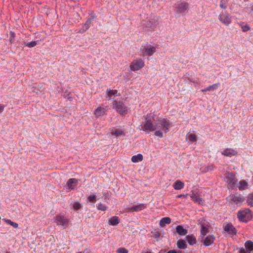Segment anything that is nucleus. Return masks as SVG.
Listing matches in <instances>:
<instances>
[{
    "label": "nucleus",
    "mask_w": 253,
    "mask_h": 253,
    "mask_svg": "<svg viewBox=\"0 0 253 253\" xmlns=\"http://www.w3.org/2000/svg\"><path fill=\"white\" fill-rule=\"evenodd\" d=\"M237 217L240 221L247 222L252 219L253 214L249 209H245L238 212Z\"/></svg>",
    "instance_id": "nucleus-1"
},
{
    "label": "nucleus",
    "mask_w": 253,
    "mask_h": 253,
    "mask_svg": "<svg viewBox=\"0 0 253 253\" xmlns=\"http://www.w3.org/2000/svg\"><path fill=\"white\" fill-rule=\"evenodd\" d=\"M113 106L121 115H125L127 113V107L122 101H114Z\"/></svg>",
    "instance_id": "nucleus-2"
},
{
    "label": "nucleus",
    "mask_w": 253,
    "mask_h": 253,
    "mask_svg": "<svg viewBox=\"0 0 253 253\" xmlns=\"http://www.w3.org/2000/svg\"><path fill=\"white\" fill-rule=\"evenodd\" d=\"M154 126L156 129L161 128L167 132L169 130V123L165 119H159L154 123Z\"/></svg>",
    "instance_id": "nucleus-3"
},
{
    "label": "nucleus",
    "mask_w": 253,
    "mask_h": 253,
    "mask_svg": "<svg viewBox=\"0 0 253 253\" xmlns=\"http://www.w3.org/2000/svg\"><path fill=\"white\" fill-rule=\"evenodd\" d=\"M148 116L145 118V121L142 123L141 127L142 130L149 133L156 130L154 128V124L152 123L151 120H148Z\"/></svg>",
    "instance_id": "nucleus-4"
},
{
    "label": "nucleus",
    "mask_w": 253,
    "mask_h": 253,
    "mask_svg": "<svg viewBox=\"0 0 253 253\" xmlns=\"http://www.w3.org/2000/svg\"><path fill=\"white\" fill-rule=\"evenodd\" d=\"M225 177L226 182L228 183L229 186L231 189H233L236 186L237 182L235 174L233 173L227 172L226 173Z\"/></svg>",
    "instance_id": "nucleus-5"
},
{
    "label": "nucleus",
    "mask_w": 253,
    "mask_h": 253,
    "mask_svg": "<svg viewBox=\"0 0 253 253\" xmlns=\"http://www.w3.org/2000/svg\"><path fill=\"white\" fill-rule=\"evenodd\" d=\"M144 66V61L140 58L133 60L130 65V68L132 71H137Z\"/></svg>",
    "instance_id": "nucleus-6"
},
{
    "label": "nucleus",
    "mask_w": 253,
    "mask_h": 253,
    "mask_svg": "<svg viewBox=\"0 0 253 253\" xmlns=\"http://www.w3.org/2000/svg\"><path fill=\"white\" fill-rule=\"evenodd\" d=\"M244 201V199L241 195H231L228 200L229 204L230 205H238L242 203Z\"/></svg>",
    "instance_id": "nucleus-7"
},
{
    "label": "nucleus",
    "mask_w": 253,
    "mask_h": 253,
    "mask_svg": "<svg viewBox=\"0 0 253 253\" xmlns=\"http://www.w3.org/2000/svg\"><path fill=\"white\" fill-rule=\"evenodd\" d=\"M201 234L203 236H205L209 232V229L210 228V223L205 221L204 218H202L201 220Z\"/></svg>",
    "instance_id": "nucleus-8"
},
{
    "label": "nucleus",
    "mask_w": 253,
    "mask_h": 253,
    "mask_svg": "<svg viewBox=\"0 0 253 253\" xmlns=\"http://www.w3.org/2000/svg\"><path fill=\"white\" fill-rule=\"evenodd\" d=\"M219 20L225 25H228L231 22L230 15L226 11L221 13L219 17Z\"/></svg>",
    "instance_id": "nucleus-9"
},
{
    "label": "nucleus",
    "mask_w": 253,
    "mask_h": 253,
    "mask_svg": "<svg viewBox=\"0 0 253 253\" xmlns=\"http://www.w3.org/2000/svg\"><path fill=\"white\" fill-rule=\"evenodd\" d=\"M107 107L106 106L105 107H98L94 112L95 117L98 118L105 115L107 110Z\"/></svg>",
    "instance_id": "nucleus-10"
},
{
    "label": "nucleus",
    "mask_w": 253,
    "mask_h": 253,
    "mask_svg": "<svg viewBox=\"0 0 253 253\" xmlns=\"http://www.w3.org/2000/svg\"><path fill=\"white\" fill-rule=\"evenodd\" d=\"M78 180L75 178H71L67 182V186L70 190H73L76 187Z\"/></svg>",
    "instance_id": "nucleus-11"
},
{
    "label": "nucleus",
    "mask_w": 253,
    "mask_h": 253,
    "mask_svg": "<svg viewBox=\"0 0 253 253\" xmlns=\"http://www.w3.org/2000/svg\"><path fill=\"white\" fill-rule=\"evenodd\" d=\"M224 229L225 231L228 232L230 234L236 235L237 233L235 228L230 223H228L224 225Z\"/></svg>",
    "instance_id": "nucleus-12"
},
{
    "label": "nucleus",
    "mask_w": 253,
    "mask_h": 253,
    "mask_svg": "<svg viewBox=\"0 0 253 253\" xmlns=\"http://www.w3.org/2000/svg\"><path fill=\"white\" fill-rule=\"evenodd\" d=\"M221 154L225 156L232 157L236 155L238 152L233 149L226 148L221 152Z\"/></svg>",
    "instance_id": "nucleus-13"
},
{
    "label": "nucleus",
    "mask_w": 253,
    "mask_h": 253,
    "mask_svg": "<svg viewBox=\"0 0 253 253\" xmlns=\"http://www.w3.org/2000/svg\"><path fill=\"white\" fill-rule=\"evenodd\" d=\"M190 197L195 202L198 203L199 204L203 203V199L199 197L198 193L195 191H192V194L190 195Z\"/></svg>",
    "instance_id": "nucleus-14"
},
{
    "label": "nucleus",
    "mask_w": 253,
    "mask_h": 253,
    "mask_svg": "<svg viewBox=\"0 0 253 253\" xmlns=\"http://www.w3.org/2000/svg\"><path fill=\"white\" fill-rule=\"evenodd\" d=\"M176 232L179 235L184 236L187 234V230L184 229L181 225H178L176 227Z\"/></svg>",
    "instance_id": "nucleus-15"
},
{
    "label": "nucleus",
    "mask_w": 253,
    "mask_h": 253,
    "mask_svg": "<svg viewBox=\"0 0 253 253\" xmlns=\"http://www.w3.org/2000/svg\"><path fill=\"white\" fill-rule=\"evenodd\" d=\"M171 223V219L169 217H165L161 219L160 221V226L162 227H164L166 226V224H169Z\"/></svg>",
    "instance_id": "nucleus-16"
},
{
    "label": "nucleus",
    "mask_w": 253,
    "mask_h": 253,
    "mask_svg": "<svg viewBox=\"0 0 253 253\" xmlns=\"http://www.w3.org/2000/svg\"><path fill=\"white\" fill-rule=\"evenodd\" d=\"M245 247L246 248L247 252L250 253L253 250V242L250 240L247 241L245 243Z\"/></svg>",
    "instance_id": "nucleus-17"
},
{
    "label": "nucleus",
    "mask_w": 253,
    "mask_h": 253,
    "mask_svg": "<svg viewBox=\"0 0 253 253\" xmlns=\"http://www.w3.org/2000/svg\"><path fill=\"white\" fill-rule=\"evenodd\" d=\"M186 239L190 245H193L196 243V239L193 235H187L186 237Z\"/></svg>",
    "instance_id": "nucleus-18"
},
{
    "label": "nucleus",
    "mask_w": 253,
    "mask_h": 253,
    "mask_svg": "<svg viewBox=\"0 0 253 253\" xmlns=\"http://www.w3.org/2000/svg\"><path fill=\"white\" fill-rule=\"evenodd\" d=\"M184 186V183L180 180H176L173 184V187L175 190H180Z\"/></svg>",
    "instance_id": "nucleus-19"
},
{
    "label": "nucleus",
    "mask_w": 253,
    "mask_h": 253,
    "mask_svg": "<svg viewBox=\"0 0 253 253\" xmlns=\"http://www.w3.org/2000/svg\"><path fill=\"white\" fill-rule=\"evenodd\" d=\"M118 91L116 89L115 90H109L107 89V97H109V99H112L114 98L116 94L117 93Z\"/></svg>",
    "instance_id": "nucleus-20"
},
{
    "label": "nucleus",
    "mask_w": 253,
    "mask_h": 253,
    "mask_svg": "<svg viewBox=\"0 0 253 253\" xmlns=\"http://www.w3.org/2000/svg\"><path fill=\"white\" fill-rule=\"evenodd\" d=\"M143 157L142 154H138L137 155L133 156L131 157V161L133 163H137L143 160Z\"/></svg>",
    "instance_id": "nucleus-21"
},
{
    "label": "nucleus",
    "mask_w": 253,
    "mask_h": 253,
    "mask_svg": "<svg viewBox=\"0 0 253 253\" xmlns=\"http://www.w3.org/2000/svg\"><path fill=\"white\" fill-rule=\"evenodd\" d=\"M146 208V205L144 204H140L139 205L135 206L130 209L131 211H141Z\"/></svg>",
    "instance_id": "nucleus-22"
},
{
    "label": "nucleus",
    "mask_w": 253,
    "mask_h": 253,
    "mask_svg": "<svg viewBox=\"0 0 253 253\" xmlns=\"http://www.w3.org/2000/svg\"><path fill=\"white\" fill-rule=\"evenodd\" d=\"M213 241L214 238L212 236H207L204 241V244L206 246H210L213 242Z\"/></svg>",
    "instance_id": "nucleus-23"
},
{
    "label": "nucleus",
    "mask_w": 253,
    "mask_h": 253,
    "mask_svg": "<svg viewBox=\"0 0 253 253\" xmlns=\"http://www.w3.org/2000/svg\"><path fill=\"white\" fill-rule=\"evenodd\" d=\"M188 7V4L186 3H181L177 6L178 11L182 13L185 11Z\"/></svg>",
    "instance_id": "nucleus-24"
},
{
    "label": "nucleus",
    "mask_w": 253,
    "mask_h": 253,
    "mask_svg": "<svg viewBox=\"0 0 253 253\" xmlns=\"http://www.w3.org/2000/svg\"><path fill=\"white\" fill-rule=\"evenodd\" d=\"M120 220L118 216H114L109 220V224L112 225H116L119 223Z\"/></svg>",
    "instance_id": "nucleus-25"
},
{
    "label": "nucleus",
    "mask_w": 253,
    "mask_h": 253,
    "mask_svg": "<svg viewBox=\"0 0 253 253\" xmlns=\"http://www.w3.org/2000/svg\"><path fill=\"white\" fill-rule=\"evenodd\" d=\"M111 134L112 135H115L117 137L120 135H125V132L123 130L116 128L112 130Z\"/></svg>",
    "instance_id": "nucleus-26"
},
{
    "label": "nucleus",
    "mask_w": 253,
    "mask_h": 253,
    "mask_svg": "<svg viewBox=\"0 0 253 253\" xmlns=\"http://www.w3.org/2000/svg\"><path fill=\"white\" fill-rule=\"evenodd\" d=\"M177 246L178 248L181 249H185L187 247L186 242L184 240H179L177 242Z\"/></svg>",
    "instance_id": "nucleus-27"
},
{
    "label": "nucleus",
    "mask_w": 253,
    "mask_h": 253,
    "mask_svg": "<svg viewBox=\"0 0 253 253\" xmlns=\"http://www.w3.org/2000/svg\"><path fill=\"white\" fill-rule=\"evenodd\" d=\"M155 49L154 46L145 47V52L147 55L151 56L155 52Z\"/></svg>",
    "instance_id": "nucleus-28"
},
{
    "label": "nucleus",
    "mask_w": 253,
    "mask_h": 253,
    "mask_svg": "<svg viewBox=\"0 0 253 253\" xmlns=\"http://www.w3.org/2000/svg\"><path fill=\"white\" fill-rule=\"evenodd\" d=\"M247 202L249 206L253 207V192L248 195Z\"/></svg>",
    "instance_id": "nucleus-29"
},
{
    "label": "nucleus",
    "mask_w": 253,
    "mask_h": 253,
    "mask_svg": "<svg viewBox=\"0 0 253 253\" xmlns=\"http://www.w3.org/2000/svg\"><path fill=\"white\" fill-rule=\"evenodd\" d=\"M248 186V183L245 180H241L240 182V185L239 188L240 190H244L246 189Z\"/></svg>",
    "instance_id": "nucleus-30"
},
{
    "label": "nucleus",
    "mask_w": 253,
    "mask_h": 253,
    "mask_svg": "<svg viewBox=\"0 0 253 253\" xmlns=\"http://www.w3.org/2000/svg\"><path fill=\"white\" fill-rule=\"evenodd\" d=\"M240 25L241 26L243 31L244 32H247L250 30V27L247 24H245L244 22H242L240 24Z\"/></svg>",
    "instance_id": "nucleus-31"
},
{
    "label": "nucleus",
    "mask_w": 253,
    "mask_h": 253,
    "mask_svg": "<svg viewBox=\"0 0 253 253\" xmlns=\"http://www.w3.org/2000/svg\"><path fill=\"white\" fill-rule=\"evenodd\" d=\"M217 86V84H214L212 85L209 86L205 89H202L201 91L202 92H205L207 91L213 90H214Z\"/></svg>",
    "instance_id": "nucleus-32"
},
{
    "label": "nucleus",
    "mask_w": 253,
    "mask_h": 253,
    "mask_svg": "<svg viewBox=\"0 0 253 253\" xmlns=\"http://www.w3.org/2000/svg\"><path fill=\"white\" fill-rule=\"evenodd\" d=\"M5 221L8 224L13 226L14 228H17L18 224L17 223L12 221L10 219H5Z\"/></svg>",
    "instance_id": "nucleus-33"
},
{
    "label": "nucleus",
    "mask_w": 253,
    "mask_h": 253,
    "mask_svg": "<svg viewBox=\"0 0 253 253\" xmlns=\"http://www.w3.org/2000/svg\"><path fill=\"white\" fill-rule=\"evenodd\" d=\"M215 168V167L213 165H211L210 166H208L207 167H206V168H205V169H203V172H208L209 171H211L212 170H213Z\"/></svg>",
    "instance_id": "nucleus-34"
},
{
    "label": "nucleus",
    "mask_w": 253,
    "mask_h": 253,
    "mask_svg": "<svg viewBox=\"0 0 253 253\" xmlns=\"http://www.w3.org/2000/svg\"><path fill=\"white\" fill-rule=\"evenodd\" d=\"M94 18V16H92L90 18L88 19L84 24L85 29H87L89 27V24L91 23L92 20Z\"/></svg>",
    "instance_id": "nucleus-35"
},
{
    "label": "nucleus",
    "mask_w": 253,
    "mask_h": 253,
    "mask_svg": "<svg viewBox=\"0 0 253 253\" xmlns=\"http://www.w3.org/2000/svg\"><path fill=\"white\" fill-rule=\"evenodd\" d=\"M187 137L189 141H196L197 140V137L194 134L190 133L188 135Z\"/></svg>",
    "instance_id": "nucleus-36"
},
{
    "label": "nucleus",
    "mask_w": 253,
    "mask_h": 253,
    "mask_svg": "<svg viewBox=\"0 0 253 253\" xmlns=\"http://www.w3.org/2000/svg\"><path fill=\"white\" fill-rule=\"evenodd\" d=\"M227 0H221L220 2L219 6L221 8L225 9L227 7Z\"/></svg>",
    "instance_id": "nucleus-37"
},
{
    "label": "nucleus",
    "mask_w": 253,
    "mask_h": 253,
    "mask_svg": "<svg viewBox=\"0 0 253 253\" xmlns=\"http://www.w3.org/2000/svg\"><path fill=\"white\" fill-rule=\"evenodd\" d=\"M9 35H10L9 42H10V43L11 44L13 43L14 42V41H15L14 38L15 37V34L14 32L11 31L9 33Z\"/></svg>",
    "instance_id": "nucleus-38"
},
{
    "label": "nucleus",
    "mask_w": 253,
    "mask_h": 253,
    "mask_svg": "<svg viewBox=\"0 0 253 253\" xmlns=\"http://www.w3.org/2000/svg\"><path fill=\"white\" fill-rule=\"evenodd\" d=\"M38 41L29 42L25 44L26 46L29 47H33L37 44Z\"/></svg>",
    "instance_id": "nucleus-39"
},
{
    "label": "nucleus",
    "mask_w": 253,
    "mask_h": 253,
    "mask_svg": "<svg viewBox=\"0 0 253 253\" xmlns=\"http://www.w3.org/2000/svg\"><path fill=\"white\" fill-rule=\"evenodd\" d=\"M56 222L57 225H63V218L62 216H58L56 218Z\"/></svg>",
    "instance_id": "nucleus-40"
},
{
    "label": "nucleus",
    "mask_w": 253,
    "mask_h": 253,
    "mask_svg": "<svg viewBox=\"0 0 253 253\" xmlns=\"http://www.w3.org/2000/svg\"><path fill=\"white\" fill-rule=\"evenodd\" d=\"M97 209L99 210L105 211L107 210V207L104 204L100 203L97 207Z\"/></svg>",
    "instance_id": "nucleus-41"
},
{
    "label": "nucleus",
    "mask_w": 253,
    "mask_h": 253,
    "mask_svg": "<svg viewBox=\"0 0 253 253\" xmlns=\"http://www.w3.org/2000/svg\"><path fill=\"white\" fill-rule=\"evenodd\" d=\"M117 253H128V251L125 248H120L117 250Z\"/></svg>",
    "instance_id": "nucleus-42"
},
{
    "label": "nucleus",
    "mask_w": 253,
    "mask_h": 253,
    "mask_svg": "<svg viewBox=\"0 0 253 253\" xmlns=\"http://www.w3.org/2000/svg\"><path fill=\"white\" fill-rule=\"evenodd\" d=\"M88 200H89V202L91 203H95L96 201V197L94 195L89 196L88 197Z\"/></svg>",
    "instance_id": "nucleus-43"
},
{
    "label": "nucleus",
    "mask_w": 253,
    "mask_h": 253,
    "mask_svg": "<svg viewBox=\"0 0 253 253\" xmlns=\"http://www.w3.org/2000/svg\"><path fill=\"white\" fill-rule=\"evenodd\" d=\"M73 208L75 210H78L81 208V205L79 203H76L73 205Z\"/></svg>",
    "instance_id": "nucleus-44"
},
{
    "label": "nucleus",
    "mask_w": 253,
    "mask_h": 253,
    "mask_svg": "<svg viewBox=\"0 0 253 253\" xmlns=\"http://www.w3.org/2000/svg\"><path fill=\"white\" fill-rule=\"evenodd\" d=\"M156 136L162 137L163 136V133L161 131H156L155 133Z\"/></svg>",
    "instance_id": "nucleus-45"
},
{
    "label": "nucleus",
    "mask_w": 253,
    "mask_h": 253,
    "mask_svg": "<svg viewBox=\"0 0 253 253\" xmlns=\"http://www.w3.org/2000/svg\"><path fill=\"white\" fill-rule=\"evenodd\" d=\"M160 236V233L159 232H156L154 234V237L156 238H159Z\"/></svg>",
    "instance_id": "nucleus-46"
},
{
    "label": "nucleus",
    "mask_w": 253,
    "mask_h": 253,
    "mask_svg": "<svg viewBox=\"0 0 253 253\" xmlns=\"http://www.w3.org/2000/svg\"><path fill=\"white\" fill-rule=\"evenodd\" d=\"M4 107H5L4 105H0V113L2 112Z\"/></svg>",
    "instance_id": "nucleus-47"
},
{
    "label": "nucleus",
    "mask_w": 253,
    "mask_h": 253,
    "mask_svg": "<svg viewBox=\"0 0 253 253\" xmlns=\"http://www.w3.org/2000/svg\"><path fill=\"white\" fill-rule=\"evenodd\" d=\"M187 194H186V195L180 194V195H177L176 196V197L178 198L182 197L186 198V197H187Z\"/></svg>",
    "instance_id": "nucleus-48"
},
{
    "label": "nucleus",
    "mask_w": 253,
    "mask_h": 253,
    "mask_svg": "<svg viewBox=\"0 0 253 253\" xmlns=\"http://www.w3.org/2000/svg\"><path fill=\"white\" fill-rule=\"evenodd\" d=\"M246 252L247 251H246L244 249L242 248L240 250L239 253H247Z\"/></svg>",
    "instance_id": "nucleus-49"
},
{
    "label": "nucleus",
    "mask_w": 253,
    "mask_h": 253,
    "mask_svg": "<svg viewBox=\"0 0 253 253\" xmlns=\"http://www.w3.org/2000/svg\"><path fill=\"white\" fill-rule=\"evenodd\" d=\"M167 253H177L175 250H170Z\"/></svg>",
    "instance_id": "nucleus-50"
},
{
    "label": "nucleus",
    "mask_w": 253,
    "mask_h": 253,
    "mask_svg": "<svg viewBox=\"0 0 253 253\" xmlns=\"http://www.w3.org/2000/svg\"><path fill=\"white\" fill-rule=\"evenodd\" d=\"M37 86H38V85H37V84H35V86H34V87H37Z\"/></svg>",
    "instance_id": "nucleus-51"
},
{
    "label": "nucleus",
    "mask_w": 253,
    "mask_h": 253,
    "mask_svg": "<svg viewBox=\"0 0 253 253\" xmlns=\"http://www.w3.org/2000/svg\"><path fill=\"white\" fill-rule=\"evenodd\" d=\"M154 116H155V115H153V116L152 117V119H153V120H154Z\"/></svg>",
    "instance_id": "nucleus-52"
},
{
    "label": "nucleus",
    "mask_w": 253,
    "mask_h": 253,
    "mask_svg": "<svg viewBox=\"0 0 253 253\" xmlns=\"http://www.w3.org/2000/svg\"><path fill=\"white\" fill-rule=\"evenodd\" d=\"M145 253H152L151 252H146Z\"/></svg>",
    "instance_id": "nucleus-53"
},
{
    "label": "nucleus",
    "mask_w": 253,
    "mask_h": 253,
    "mask_svg": "<svg viewBox=\"0 0 253 253\" xmlns=\"http://www.w3.org/2000/svg\"><path fill=\"white\" fill-rule=\"evenodd\" d=\"M34 92H36V93H38V92H36V91L34 90Z\"/></svg>",
    "instance_id": "nucleus-54"
},
{
    "label": "nucleus",
    "mask_w": 253,
    "mask_h": 253,
    "mask_svg": "<svg viewBox=\"0 0 253 253\" xmlns=\"http://www.w3.org/2000/svg\"><path fill=\"white\" fill-rule=\"evenodd\" d=\"M34 92H36V93H38V92H36V91L34 90Z\"/></svg>",
    "instance_id": "nucleus-55"
},
{
    "label": "nucleus",
    "mask_w": 253,
    "mask_h": 253,
    "mask_svg": "<svg viewBox=\"0 0 253 253\" xmlns=\"http://www.w3.org/2000/svg\"><path fill=\"white\" fill-rule=\"evenodd\" d=\"M34 92H36V93H38V92H36V91L34 90Z\"/></svg>",
    "instance_id": "nucleus-56"
},
{
    "label": "nucleus",
    "mask_w": 253,
    "mask_h": 253,
    "mask_svg": "<svg viewBox=\"0 0 253 253\" xmlns=\"http://www.w3.org/2000/svg\"><path fill=\"white\" fill-rule=\"evenodd\" d=\"M64 225H65V219H64Z\"/></svg>",
    "instance_id": "nucleus-57"
},
{
    "label": "nucleus",
    "mask_w": 253,
    "mask_h": 253,
    "mask_svg": "<svg viewBox=\"0 0 253 253\" xmlns=\"http://www.w3.org/2000/svg\"><path fill=\"white\" fill-rule=\"evenodd\" d=\"M82 253L81 252H79V253Z\"/></svg>",
    "instance_id": "nucleus-58"
}]
</instances>
